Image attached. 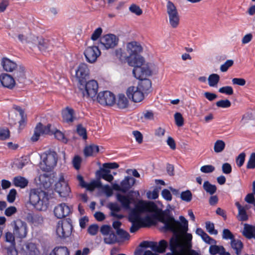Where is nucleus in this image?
Instances as JSON below:
<instances>
[{
    "instance_id": "obj_1",
    "label": "nucleus",
    "mask_w": 255,
    "mask_h": 255,
    "mask_svg": "<svg viewBox=\"0 0 255 255\" xmlns=\"http://www.w3.org/2000/svg\"><path fill=\"white\" fill-rule=\"evenodd\" d=\"M157 210V220L164 224L163 228L176 233L170 240V247L174 253L167 255H200L199 252L191 249L192 236L186 233L188 222L186 219L180 217L181 224L173 217L165 215L158 207Z\"/></svg>"
},
{
    "instance_id": "obj_2",
    "label": "nucleus",
    "mask_w": 255,
    "mask_h": 255,
    "mask_svg": "<svg viewBox=\"0 0 255 255\" xmlns=\"http://www.w3.org/2000/svg\"><path fill=\"white\" fill-rule=\"evenodd\" d=\"M142 51L143 48L139 42L132 41L126 44L124 50L119 48L115 51L118 57L125 60L129 66L133 67L132 73L135 78L153 76L158 72V64L152 61H146L140 54Z\"/></svg>"
},
{
    "instance_id": "obj_3",
    "label": "nucleus",
    "mask_w": 255,
    "mask_h": 255,
    "mask_svg": "<svg viewBox=\"0 0 255 255\" xmlns=\"http://www.w3.org/2000/svg\"><path fill=\"white\" fill-rule=\"evenodd\" d=\"M17 41L33 51L47 53L51 51L53 46L51 41L42 36L32 33L28 28L20 29L16 34Z\"/></svg>"
},
{
    "instance_id": "obj_4",
    "label": "nucleus",
    "mask_w": 255,
    "mask_h": 255,
    "mask_svg": "<svg viewBox=\"0 0 255 255\" xmlns=\"http://www.w3.org/2000/svg\"><path fill=\"white\" fill-rule=\"evenodd\" d=\"M157 206L154 202L142 200L138 201L134 208L131 210L129 215V221L132 224L129 229L130 232L134 233L143 226L141 218V213H153L157 220Z\"/></svg>"
},
{
    "instance_id": "obj_5",
    "label": "nucleus",
    "mask_w": 255,
    "mask_h": 255,
    "mask_svg": "<svg viewBox=\"0 0 255 255\" xmlns=\"http://www.w3.org/2000/svg\"><path fill=\"white\" fill-rule=\"evenodd\" d=\"M146 76L143 78H136L139 80L137 85H130L126 90V94L128 97L134 103H141L144 100L145 96L151 90V82Z\"/></svg>"
},
{
    "instance_id": "obj_6",
    "label": "nucleus",
    "mask_w": 255,
    "mask_h": 255,
    "mask_svg": "<svg viewBox=\"0 0 255 255\" xmlns=\"http://www.w3.org/2000/svg\"><path fill=\"white\" fill-rule=\"evenodd\" d=\"M29 202L37 210L45 211L49 204L48 194L39 188L31 189L29 191Z\"/></svg>"
},
{
    "instance_id": "obj_7",
    "label": "nucleus",
    "mask_w": 255,
    "mask_h": 255,
    "mask_svg": "<svg viewBox=\"0 0 255 255\" xmlns=\"http://www.w3.org/2000/svg\"><path fill=\"white\" fill-rule=\"evenodd\" d=\"M58 160L57 153L52 149L48 150L40 155L39 167L43 171L51 172L57 166Z\"/></svg>"
},
{
    "instance_id": "obj_8",
    "label": "nucleus",
    "mask_w": 255,
    "mask_h": 255,
    "mask_svg": "<svg viewBox=\"0 0 255 255\" xmlns=\"http://www.w3.org/2000/svg\"><path fill=\"white\" fill-rule=\"evenodd\" d=\"M78 88L84 98L95 102L98 94L99 84L97 80L91 79L78 85Z\"/></svg>"
},
{
    "instance_id": "obj_9",
    "label": "nucleus",
    "mask_w": 255,
    "mask_h": 255,
    "mask_svg": "<svg viewBox=\"0 0 255 255\" xmlns=\"http://www.w3.org/2000/svg\"><path fill=\"white\" fill-rule=\"evenodd\" d=\"M54 190L61 198L69 197L71 194V189L67 181L65 180L63 174L59 175L57 181L54 186Z\"/></svg>"
},
{
    "instance_id": "obj_10",
    "label": "nucleus",
    "mask_w": 255,
    "mask_h": 255,
    "mask_svg": "<svg viewBox=\"0 0 255 255\" xmlns=\"http://www.w3.org/2000/svg\"><path fill=\"white\" fill-rule=\"evenodd\" d=\"M10 225L16 238L22 239L26 237L28 227L25 222L18 219L12 221Z\"/></svg>"
},
{
    "instance_id": "obj_11",
    "label": "nucleus",
    "mask_w": 255,
    "mask_h": 255,
    "mask_svg": "<svg viewBox=\"0 0 255 255\" xmlns=\"http://www.w3.org/2000/svg\"><path fill=\"white\" fill-rule=\"evenodd\" d=\"M91 72L88 65L84 62H80L76 67L74 77L78 82V85L89 78Z\"/></svg>"
},
{
    "instance_id": "obj_12",
    "label": "nucleus",
    "mask_w": 255,
    "mask_h": 255,
    "mask_svg": "<svg viewBox=\"0 0 255 255\" xmlns=\"http://www.w3.org/2000/svg\"><path fill=\"white\" fill-rule=\"evenodd\" d=\"M119 165L116 162L105 163L103 164L102 167L96 172V176L104 179L108 182L112 183L114 180V177L110 173L111 169H117L119 168Z\"/></svg>"
},
{
    "instance_id": "obj_13",
    "label": "nucleus",
    "mask_w": 255,
    "mask_h": 255,
    "mask_svg": "<svg viewBox=\"0 0 255 255\" xmlns=\"http://www.w3.org/2000/svg\"><path fill=\"white\" fill-rule=\"evenodd\" d=\"M9 120L11 124L15 125L18 123L19 127L22 128L26 123L24 110L19 106H14L13 111L9 114Z\"/></svg>"
},
{
    "instance_id": "obj_14",
    "label": "nucleus",
    "mask_w": 255,
    "mask_h": 255,
    "mask_svg": "<svg viewBox=\"0 0 255 255\" xmlns=\"http://www.w3.org/2000/svg\"><path fill=\"white\" fill-rule=\"evenodd\" d=\"M72 231V224L67 220L59 221L55 226V233L60 239L69 237Z\"/></svg>"
},
{
    "instance_id": "obj_15",
    "label": "nucleus",
    "mask_w": 255,
    "mask_h": 255,
    "mask_svg": "<svg viewBox=\"0 0 255 255\" xmlns=\"http://www.w3.org/2000/svg\"><path fill=\"white\" fill-rule=\"evenodd\" d=\"M115 95L109 91H101L98 93L95 101L103 106L113 107L115 103Z\"/></svg>"
},
{
    "instance_id": "obj_16",
    "label": "nucleus",
    "mask_w": 255,
    "mask_h": 255,
    "mask_svg": "<svg viewBox=\"0 0 255 255\" xmlns=\"http://www.w3.org/2000/svg\"><path fill=\"white\" fill-rule=\"evenodd\" d=\"M119 42V37L114 34L104 35L100 40L102 48L105 50L114 48L118 45Z\"/></svg>"
},
{
    "instance_id": "obj_17",
    "label": "nucleus",
    "mask_w": 255,
    "mask_h": 255,
    "mask_svg": "<svg viewBox=\"0 0 255 255\" xmlns=\"http://www.w3.org/2000/svg\"><path fill=\"white\" fill-rule=\"evenodd\" d=\"M101 54V52L99 47L95 45L87 47L84 51L86 60L90 64L95 63Z\"/></svg>"
},
{
    "instance_id": "obj_18",
    "label": "nucleus",
    "mask_w": 255,
    "mask_h": 255,
    "mask_svg": "<svg viewBox=\"0 0 255 255\" xmlns=\"http://www.w3.org/2000/svg\"><path fill=\"white\" fill-rule=\"evenodd\" d=\"M167 12L170 25L173 28L176 27L179 24V17L176 7L171 1L167 3Z\"/></svg>"
},
{
    "instance_id": "obj_19",
    "label": "nucleus",
    "mask_w": 255,
    "mask_h": 255,
    "mask_svg": "<svg viewBox=\"0 0 255 255\" xmlns=\"http://www.w3.org/2000/svg\"><path fill=\"white\" fill-rule=\"evenodd\" d=\"M72 213L71 208L65 203H61L56 205L53 209L54 216L57 219H62Z\"/></svg>"
},
{
    "instance_id": "obj_20",
    "label": "nucleus",
    "mask_w": 255,
    "mask_h": 255,
    "mask_svg": "<svg viewBox=\"0 0 255 255\" xmlns=\"http://www.w3.org/2000/svg\"><path fill=\"white\" fill-rule=\"evenodd\" d=\"M100 232L104 236V242L107 244H113L117 242V238L112 228L108 225L101 227Z\"/></svg>"
},
{
    "instance_id": "obj_21",
    "label": "nucleus",
    "mask_w": 255,
    "mask_h": 255,
    "mask_svg": "<svg viewBox=\"0 0 255 255\" xmlns=\"http://www.w3.org/2000/svg\"><path fill=\"white\" fill-rule=\"evenodd\" d=\"M56 178V174L54 172L43 173L39 176V184L45 189L49 190L52 188Z\"/></svg>"
},
{
    "instance_id": "obj_22",
    "label": "nucleus",
    "mask_w": 255,
    "mask_h": 255,
    "mask_svg": "<svg viewBox=\"0 0 255 255\" xmlns=\"http://www.w3.org/2000/svg\"><path fill=\"white\" fill-rule=\"evenodd\" d=\"M50 127L51 125L49 124L45 126L40 123L37 124L34 128L33 134L31 137V140L34 142L36 141L41 135L50 133Z\"/></svg>"
},
{
    "instance_id": "obj_23",
    "label": "nucleus",
    "mask_w": 255,
    "mask_h": 255,
    "mask_svg": "<svg viewBox=\"0 0 255 255\" xmlns=\"http://www.w3.org/2000/svg\"><path fill=\"white\" fill-rule=\"evenodd\" d=\"M127 95L119 93L115 95L114 106L120 110H125L129 106V100Z\"/></svg>"
},
{
    "instance_id": "obj_24",
    "label": "nucleus",
    "mask_w": 255,
    "mask_h": 255,
    "mask_svg": "<svg viewBox=\"0 0 255 255\" xmlns=\"http://www.w3.org/2000/svg\"><path fill=\"white\" fill-rule=\"evenodd\" d=\"M63 121L68 124L73 123L77 120L75 111L73 108L67 106L61 111Z\"/></svg>"
},
{
    "instance_id": "obj_25",
    "label": "nucleus",
    "mask_w": 255,
    "mask_h": 255,
    "mask_svg": "<svg viewBox=\"0 0 255 255\" xmlns=\"http://www.w3.org/2000/svg\"><path fill=\"white\" fill-rule=\"evenodd\" d=\"M240 123L242 128L250 129L255 127V119L252 114L246 113L242 116Z\"/></svg>"
},
{
    "instance_id": "obj_26",
    "label": "nucleus",
    "mask_w": 255,
    "mask_h": 255,
    "mask_svg": "<svg viewBox=\"0 0 255 255\" xmlns=\"http://www.w3.org/2000/svg\"><path fill=\"white\" fill-rule=\"evenodd\" d=\"M0 81L3 87L9 89L13 88L15 85L14 78L6 73L0 75Z\"/></svg>"
},
{
    "instance_id": "obj_27",
    "label": "nucleus",
    "mask_w": 255,
    "mask_h": 255,
    "mask_svg": "<svg viewBox=\"0 0 255 255\" xmlns=\"http://www.w3.org/2000/svg\"><path fill=\"white\" fill-rule=\"evenodd\" d=\"M12 73L13 77L17 81H21L26 78V71L25 67L21 65L17 64Z\"/></svg>"
},
{
    "instance_id": "obj_28",
    "label": "nucleus",
    "mask_w": 255,
    "mask_h": 255,
    "mask_svg": "<svg viewBox=\"0 0 255 255\" xmlns=\"http://www.w3.org/2000/svg\"><path fill=\"white\" fill-rule=\"evenodd\" d=\"M14 61L7 57H3L0 61V65L4 71L7 72L12 73L17 65Z\"/></svg>"
},
{
    "instance_id": "obj_29",
    "label": "nucleus",
    "mask_w": 255,
    "mask_h": 255,
    "mask_svg": "<svg viewBox=\"0 0 255 255\" xmlns=\"http://www.w3.org/2000/svg\"><path fill=\"white\" fill-rule=\"evenodd\" d=\"M116 199L122 205V206L127 209H129L130 208V205L133 200L132 197L128 196L122 195L120 193H117L116 195Z\"/></svg>"
},
{
    "instance_id": "obj_30",
    "label": "nucleus",
    "mask_w": 255,
    "mask_h": 255,
    "mask_svg": "<svg viewBox=\"0 0 255 255\" xmlns=\"http://www.w3.org/2000/svg\"><path fill=\"white\" fill-rule=\"evenodd\" d=\"M39 253L36 245L32 243L26 244L23 248V255H39Z\"/></svg>"
},
{
    "instance_id": "obj_31",
    "label": "nucleus",
    "mask_w": 255,
    "mask_h": 255,
    "mask_svg": "<svg viewBox=\"0 0 255 255\" xmlns=\"http://www.w3.org/2000/svg\"><path fill=\"white\" fill-rule=\"evenodd\" d=\"M135 180L131 177L126 176L121 182V185L123 190V192L128 191L134 184Z\"/></svg>"
},
{
    "instance_id": "obj_32",
    "label": "nucleus",
    "mask_w": 255,
    "mask_h": 255,
    "mask_svg": "<svg viewBox=\"0 0 255 255\" xmlns=\"http://www.w3.org/2000/svg\"><path fill=\"white\" fill-rule=\"evenodd\" d=\"M84 154L86 157L95 156L99 152V146L92 144L87 145L84 149Z\"/></svg>"
},
{
    "instance_id": "obj_33",
    "label": "nucleus",
    "mask_w": 255,
    "mask_h": 255,
    "mask_svg": "<svg viewBox=\"0 0 255 255\" xmlns=\"http://www.w3.org/2000/svg\"><path fill=\"white\" fill-rule=\"evenodd\" d=\"M243 234L248 239L255 238V226L245 224Z\"/></svg>"
},
{
    "instance_id": "obj_34",
    "label": "nucleus",
    "mask_w": 255,
    "mask_h": 255,
    "mask_svg": "<svg viewBox=\"0 0 255 255\" xmlns=\"http://www.w3.org/2000/svg\"><path fill=\"white\" fill-rule=\"evenodd\" d=\"M238 209V218L240 221H246L248 219V216L247 214L246 210L248 209L247 207H243L239 202L236 203Z\"/></svg>"
},
{
    "instance_id": "obj_35",
    "label": "nucleus",
    "mask_w": 255,
    "mask_h": 255,
    "mask_svg": "<svg viewBox=\"0 0 255 255\" xmlns=\"http://www.w3.org/2000/svg\"><path fill=\"white\" fill-rule=\"evenodd\" d=\"M13 183L15 186L24 188L27 186L28 180L23 177L18 176L13 178Z\"/></svg>"
},
{
    "instance_id": "obj_36",
    "label": "nucleus",
    "mask_w": 255,
    "mask_h": 255,
    "mask_svg": "<svg viewBox=\"0 0 255 255\" xmlns=\"http://www.w3.org/2000/svg\"><path fill=\"white\" fill-rule=\"evenodd\" d=\"M226 147V143L224 141L221 139H218L214 143L213 150L216 153L222 152Z\"/></svg>"
},
{
    "instance_id": "obj_37",
    "label": "nucleus",
    "mask_w": 255,
    "mask_h": 255,
    "mask_svg": "<svg viewBox=\"0 0 255 255\" xmlns=\"http://www.w3.org/2000/svg\"><path fill=\"white\" fill-rule=\"evenodd\" d=\"M231 245L232 248L236 251V254L239 255L243 247V245L241 241L233 239L231 240Z\"/></svg>"
},
{
    "instance_id": "obj_38",
    "label": "nucleus",
    "mask_w": 255,
    "mask_h": 255,
    "mask_svg": "<svg viewBox=\"0 0 255 255\" xmlns=\"http://www.w3.org/2000/svg\"><path fill=\"white\" fill-rule=\"evenodd\" d=\"M220 80V76L217 74H212L208 78V84L210 87H217Z\"/></svg>"
},
{
    "instance_id": "obj_39",
    "label": "nucleus",
    "mask_w": 255,
    "mask_h": 255,
    "mask_svg": "<svg viewBox=\"0 0 255 255\" xmlns=\"http://www.w3.org/2000/svg\"><path fill=\"white\" fill-rule=\"evenodd\" d=\"M50 255H69V251L66 247H57L54 248Z\"/></svg>"
},
{
    "instance_id": "obj_40",
    "label": "nucleus",
    "mask_w": 255,
    "mask_h": 255,
    "mask_svg": "<svg viewBox=\"0 0 255 255\" xmlns=\"http://www.w3.org/2000/svg\"><path fill=\"white\" fill-rule=\"evenodd\" d=\"M205 191L211 195L214 194L217 190V187L215 185L211 184L209 181H205L203 185Z\"/></svg>"
},
{
    "instance_id": "obj_41",
    "label": "nucleus",
    "mask_w": 255,
    "mask_h": 255,
    "mask_svg": "<svg viewBox=\"0 0 255 255\" xmlns=\"http://www.w3.org/2000/svg\"><path fill=\"white\" fill-rule=\"evenodd\" d=\"M102 187V183L100 180H93L89 183H86L84 188L90 191L94 190L96 188Z\"/></svg>"
},
{
    "instance_id": "obj_42",
    "label": "nucleus",
    "mask_w": 255,
    "mask_h": 255,
    "mask_svg": "<svg viewBox=\"0 0 255 255\" xmlns=\"http://www.w3.org/2000/svg\"><path fill=\"white\" fill-rule=\"evenodd\" d=\"M52 133L54 135V136L58 140L61 142L66 143L68 142L67 138L65 136L64 134L61 131L58 129L52 131Z\"/></svg>"
},
{
    "instance_id": "obj_43",
    "label": "nucleus",
    "mask_w": 255,
    "mask_h": 255,
    "mask_svg": "<svg viewBox=\"0 0 255 255\" xmlns=\"http://www.w3.org/2000/svg\"><path fill=\"white\" fill-rule=\"evenodd\" d=\"M180 198L182 200L189 202L192 199V194L190 190L183 191L180 193Z\"/></svg>"
},
{
    "instance_id": "obj_44",
    "label": "nucleus",
    "mask_w": 255,
    "mask_h": 255,
    "mask_svg": "<svg viewBox=\"0 0 255 255\" xmlns=\"http://www.w3.org/2000/svg\"><path fill=\"white\" fill-rule=\"evenodd\" d=\"M168 247V243L164 240L160 241L157 243V253H163L165 252Z\"/></svg>"
},
{
    "instance_id": "obj_45",
    "label": "nucleus",
    "mask_w": 255,
    "mask_h": 255,
    "mask_svg": "<svg viewBox=\"0 0 255 255\" xmlns=\"http://www.w3.org/2000/svg\"><path fill=\"white\" fill-rule=\"evenodd\" d=\"M216 105L218 108L226 109L231 107V103L228 99L221 100L216 102Z\"/></svg>"
},
{
    "instance_id": "obj_46",
    "label": "nucleus",
    "mask_w": 255,
    "mask_h": 255,
    "mask_svg": "<svg viewBox=\"0 0 255 255\" xmlns=\"http://www.w3.org/2000/svg\"><path fill=\"white\" fill-rule=\"evenodd\" d=\"M76 131L79 135L82 137L83 139L87 138L86 129L82 125H77Z\"/></svg>"
},
{
    "instance_id": "obj_47",
    "label": "nucleus",
    "mask_w": 255,
    "mask_h": 255,
    "mask_svg": "<svg viewBox=\"0 0 255 255\" xmlns=\"http://www.w3.org/2000/svg\"><path fill=\"white\" fill-rule=\"evenodd\" d=\"M161 196L163 199L169 202L172 200V196L170 191L168 189H164L161 192Z\"/></svg>"
},
{
    "instance_id": "obj_48",
    "label": "nucleus",
    "mask_w": 255,
    "mask_h": 255,
    "mask_svg": "<svg viewBox=\"0 0 255 255\" xmlns=\"http://www.w3.org/2000/svg\"><path fill=\"white\" fill-rule=\"evenodd\" d=\"M15 237L13 232H7L4 235L5 241L10 243L11 245H15Z\"/></svg>"
},
{
    "instance_id": "obj_49",
    "label": "nucleus",
    "mask_w": 255,
    "mask_h": 255,
    "mask_svg": "<svg viewBox=\"0 0 255 255\" xmlns=\"http://www.w3.org/2000/svg\"><path fill=\"white\" fill-rule=\"evenodd\" d=\"M224 250L223 246H218L216 245L211 246L209 248V252L212 255H216L217 254H220L221 251Z\"/></svg>"
},
{
    "instance_id": "obj_50",
    "label": "nucleus",
    "mask_w": 255,
    "mask_h": 255,
    "mask_svg": "<svg viewBox=\"0 0 255 255\" xmlns=\"http://www.w3.org/2000/svg\"><path fill=\"white\" fill-rule=\"evenodd\" d=\"M174 119L176 125L178 127H182L184 124V119L180 113H176L174 114Z\"/></svg>"
},
{
    "instance_id": "obj_51",
    "label": "nucleus",
    "mask_w": 255,
    "mask_h": 255,
    "mask_svg": "<svg viewBox=\"0 0 255 255\" xmlns=\"http://www.w3.org/2000/svg\"><path fill=\"white\" fill-rule=\"evenodd\" d=\"M116 233L122 240H128L129 239L130 235L129 234L123 229L117 230Z\"/></svg>"
},
{
    "instance_id": "obj_52",
    "label": "nucleus",
    "mask_w": 255,
    "mask_h": 255,
    "mask_svg": "<svg viewBox=\"0 0 255 255\" xmlns=\"http://www.w3.org/2000/svg\"><path fill=\"white\" fill-rule=\"evenodd\" d=\"M132 134L136 142L139 144H141L143 142V135L140 131L138 130H133L132 132Z\"/></svg>"
},
{
    "instance_id": "obj_53",
    "label": "nucleus",
    "mask_w": 255,
    "mask_h": 255,
    "mask_svg": "<svg viewBox=\"0 0 255 255\" xmlns=\"http://www.w3.org/2000/svg\"><path fill=\"white\" fill-rule=\"evenodd\" d=\"M16 194L17 192L15 189H11L7 195V201L10 203H12L13 202H14V201L15 200Z\"/></svg>"
},
{
    "instance_id": "obj_54",
    "label": "nucleus",
    "mask_w": 255,
    "mask_h": 255,
    "mask_svg": "<svg viewBox=\"0 0 255 255\" xmlns=\"http://www.w3.org/2000/svg\"><path fill=\"white\" fill-rule=\"evenodd\" d=\"M206 229L208 233L212 235H217L218 232L214 229V225L213 223L209 221L206 222Z\"/></svg>"
},
{
    "instance_id": "obj_55",
    "label": "nucleus",
    "mask_w": 255,
    "mask_h": 255,
    "mask_svg": "<svg viewBox=\"0 0 255 255\" xmlns=\"http://www.w3.org/2000/svg\"><path fill=\"white\" fill-rule=\"evenodd\" d=\"M159 192L157 189H154L152 191H149L146 193V196L149 199H156L158 197Z\"/></svg>"
},
{
    "instance_id": "obj_56",
    "label": "nucleus",
    "mask_w": 255,
    "mask_h": 255,
    "mask_svg": "<svg viewBox=\"0 0 255 255\" xmlns=\"http://www.w3.org/2000/svg\"><path fill=\"white\" fill-rule=\"evenodd\" d=\"M166 143L169 148L172 150H175L176 148V144L175 140L170 136H168L166 139Z\"/></svg>"
},
{
    "instance_id": "obj_57",
    "label": "nucleus",
    "mask_w": 255,
    "mask_h": 255,
    "mask_svg": "<svg viewBox=\"0 0 255 255\" xmlns=\"http://www.w3.org/2000/svg\"><path fill=\"white\" fill-rule=\"evenodd\" d=\"M219 92L222 94L232 95L233 94V89L231 86H225L219 88Z\"/></svg>"
},
{
    "instance_id": "obj_58",
    "label": "nucleus",
    "mask_w": 255,
    "mask_h": 255,
    "mask_svg": "<svg viewBox=\"0 0 255 255\" xmlns=\"http://www.w3.org/2000/svg\"><path fill=\"white\" fill-rule=\"evenodd\" d=\"M102 32L103 30L101 27L96 29L91 35V39L93 41L97 40L101 35Z\"/></svg>"
},
{
    "instance_id": "obj_59",
    "label": "nucleus",
    "mask_w": 255,
    "mask_h": 255,
    "mask_svg": "<svg viewBox=\"0 0 255 255\" xmlns=\"http://www.w3.org/2000/svg\"><path fill=\"white\" fill-rule=\"evenodd\" d=\"M17 212V209L15 206H10L6 208L4 215L7 217H10Z\"/></svg>"
},
{
    "instance_id": "obj_60",
    "label": "nucleus",
    "mask_w": 255,
    "mask_h": 255,
    "mask_svg": "<svg viewBox=\"0 0 255 255\" xmlns=\"http://www.w3.org/2000/svg\"><path fill=\"white\" fill-rule=\"evenodd\" d=\"M81 162L82 159L79 156H75L72 160V164L74 167L77 170L79 169L80 168Z\"/></svg>"
},
{
    "instance_id": "obj_61",
    "label": "nucleus",
    "mask_w": 255,
    "mask_h": 255,
    "mask_svg": "<svg viewBox=\"0 0 255 255\" xmlns=\"http://www.w3.org/2000/svg\"><path fill=\"white\" fill-rule=\"evenodd\" d=\"M247 167L249 169L255 168V153H252L251 154Z\"/></svg>"
},
{
    "instance_id": "obj_62",
    "label": "nucleus",
    "mask_w": 255,
    "mask_h": 255,
    "mask_svg": "<svg viewBox=\"0 0 255 255\" xmlns=\"http://www.w3.org/2000/svg\"><path fill=\"white\" fill-rule=\"evenodd\" d=\"M166 133L165 128L162 127H158L154 131V134L158 137H163Z\"/></svg>"
},
{
    "instance_id": "obj_63",
    "label": "nucleus",
    "mask_w": 255,
    "mask_h": 255,
    "mask_svg": "<svg viewBox=\"0 0 255 255\" xmlns=\"http://www.w3.org/2000/svg\"><path fill=\"white\" fill-rule=\"evenodd\" d=\"M234 61L232 60H228L225 63L222 64L220 67V70L223 72H226L228 68L233 65Z\"/></svg>"
},
{
    "instance_id": "obj_64",
    "label": "nucleus",
    "mask_w": 255,
    "mask_h": 255,
    "mask_svg": "<svg viewBox=\"0 0 255 255\" xmlns=\"http://www.w3.org/2000/svg\"><path fill=\"white\" fill-rule=\"evenodd\" d=\"M9 131L7 128H0V139L5 140L9 138Z\"/></svg>"
}]
</instances>
